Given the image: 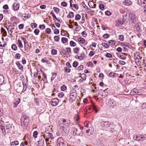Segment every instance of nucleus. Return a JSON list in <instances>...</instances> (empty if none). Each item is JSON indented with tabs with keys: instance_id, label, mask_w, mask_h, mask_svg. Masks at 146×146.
Segmentation results:
<instances>
[{
	"instance_id": "13",
	"label": "nucleus",
	"mask_w": 146,
	"mask_h": 146,
	"mask_svg": "<svg viewBox=\"0 0 146 146\" xmlns=\"http://www.w3.org/2000/svg\"><path fill=\"white\" fill-rule=\"evenodd\" d=\"M140 139H138L139 141H143L146 139V134L144 135H141L140 136H139Z\"/></svg>"
},
{
	"instance_id": "8",
	"label": "nucleus",
	"mask_w": 146,
	"mask_h": 146,
	"mask_svg": "<svg viewBox=\"0 0 146 146\" xmlns=\"http://www.w3.org/2000/svg\"><path fill=\"white\" fill-rule=\"evenodd\" d=\"M59 102L58 99L54 98L51 100V103L52 106H55L58 104Z\"/></svg>"
},
{
	"instance_id": "42",
	"label": "nucleus",
	"mask_w": 146,
	"mask_h": 146,
	"mask_svg": "<svg viewBox=\"0 0 146 146\" xmlns=\"http://www.w3.org/2000/svg\"><path fill=\"white\" fill-rule=\"evenodd\" d=\"M45 32L46 34H49L51 32V30L50 28H47Z\"/></svg>"
},
{
	"instance_id": "62",
	"label": "nucleus",
	"mask_w": 146,
	"mask_h": 146,
	"mask_svg": "<svg viewBox=\"0 0 146 146\" xmlns=\"http://www.w3.org/2000/svg\"><path fill=\"white\" fill-rule=\"evenodd\" d=\"M41 61L43 63L46 62L47 63L48 62V60H46V58H45L42 60Z\"/></svg>"
},
{
	"instance_id": "49",
	"label": "nucleus",
	"mask_w": 146,
	"mask_h": 146,
	"mask_svg": "<svg viewBox=\"0 0 146 146\" xmlns=\"http://www.w3.org/2000/svg\"><path fill=\"white\" fill-rule=\"evenodd\" d=\"M119 39L121 41H122L124 39L123 36V35H120L119 36Z\"/></svg>"
},
{
	"instance_id": "45",
	"label": "nucleus",
	"mask_w": 146,
	"mask_h": 146,
	"mask_svg": "<svg viewBox=\"0 0 146 146\" xmlns=\"http://www.w3.org/2000/svg\"><path fill=\"white\" fill-rule=\"evenodd\" d=\"M109 36L110 35L108 34H105L103 36V38L104 39L108 38Z\"/></svg>"
},
{
	"instance_id": "32",
	"label": "nucleus",
	"mask_w": 146,
	"mask_h": 146,
	"mask_svg": "<svg viewBox=\"0 0 146 146\" xmlns=\"http://www.w3.org/2000/svg\"><path fill=\"white\" fill-rule=\"evenodd\" d=\"M18 42L19 44V46L21 48H23V45L22 44V42L21 40H18Z\"/></svg>"
},
{
	"instance_id": "51",
	"label": "nucleus",
	"mask_w": 146,
	"mask_h": 146,
	"mask_svg": "<svg viewBox=\"0 0 146 146\" xmlns=\"http://www.w3.org/2000/svg\"><path fill=\"white\" fill-rule=\"evenodd\" d=\"M39 32L40 31L38 29H35L34 31V33H35L36 35H38Z\"/></svg>"
},
{
	"instance_id": "2",
	"label": "nucleus",
	"mask_w": 146,
	"mask_h": 146,
	"mask_svg": "<svg viewBox=\"0 0 146 146\" xmlns=\"http://www.w3.org/2000/svg\"><path fill=\"white\" fill-rule=\"evenodd\" d=\"M29 121L28 117L25 115L22 116L21 119V126L26 128L28 125Z\"/></svg>"
},
{
	"instance_id": "28",
	"label": "nucleus",
	"mask_w": 146,
	"mask_h": 146,
	"mask_svg": "<svg viewBox=\"0 0 146 146\" xmlns=\"http://www.w3.org/2000/svg\"><path fill=\"white\" fill-rule=\"evenodd\" d=\"M70 45L71 46L73 47L76 46V44L73 41H71L70 42Z\"/></svg>"
},
{
	"instance_id": "15",
	"label": "nucleus",
	"mask_w": 146,
	"mask_h": 146,
	"mask_svg": "<svg viewBox=\"0 0 146 146\" xmlns=\"http://www.w3.org/2000/svg\"><path fill=\"white\" fill-rule=\"evenodd\" d=\"M19 4L15 3L13 5V8L15 10H17L19 9Z\"/></svg>"
},
{
	"instance_id": "33",
	"label": "nucleus",
	"mask_w": 146,
	"mask_h": 146,
	"mask_svg": "<svg viewBox=\"0 0 146 146\" xmlns=\"http://www.w3.org/2000/svg\"><path fill=\"white\" fill-rule=\"evenodd\" d=\"M90 123L88 121H85L84 123V125H85V126L86 127H88L89 125H90Z\"/></svg>"
},
{
	"instance_id": "11",
	"label": "nucleus",
	"mask_w": 146,
	"mask_h": 146,
	"mask_svg": "<svg viewBox=\"0 0 146 146\" xmlns=\"http://www.w3.org/2000/svg\"><path fill=\"white\" fill-rule=\"evenodd\" d=\"M16 64L20 70H21V71H23V67L19 61L17 62Z\"/></svg>"
},
{
	"instance_id": "22",
	"label": "nucleus",
	"mask_w": 146,
	"mask_h": 146,
	"mask_svg": "<svg viewBox=\"0 0 146 146\" xmlns=\"http://www.w3.org/2000/svg\"><path fill=\"white\" fill-rule=\"evenodd\" d=\"M118 75V74L116 73H113L112 72H111L109 74V76L110 77L114 78L116 77V75Z\"/></svg>"
},
{
	"instance_id": "46",
	"label": "nucleus",
	"mask_w": 146,
	"mask_h": 146,
	"mask_svg": "<svg viewBox=\"0 0 146 146\" xmlns=\"http://www.w3.org/2000/svg\"><path fill=\"white\" fill-rule=\"evenodd\" d=\"M139 137V136H137V135H135L133 136V139L134 140H136L139 141L138 138Z\"/></svg>"
},
{
	"instance_id": "35",
	"label": "nucleus",
	"mask_w": 146,
	"mask_h": 146,
	"mask_svg": "<svg viewBox=\"0 0 146 146\" xmlns=\"http://www.w3.org/2000/svg\"><path fill=\"white\" fill-rule=\"evenodd\" d=\"M57 50L53 49L52 50L51 54L52 55H55L57 54Z\"/></svg>"
},
{
	"instance_id": "52",
	"label": "nucleus",
	"mask_w": 146,
	"mask_h": 146,
	"mask_svg": "<svg viewBox=\"0 0 146 146\" xmlns=\"http://www.w3.org/2000/svg\"><path fill=\"white\" fill-rule=\"evenodd\" d=\"M38 135V132L37 131H35L33 133V137L35 138H36L37 137Z\"/></svg>"
},
{
	"instance_id": "18",
	"label": "nucleus",
	"mask_w": 146,
	"mask_h": 146,
	"mask_svg": "<svg viewBox=\"0 0 146 146\" xmlns=\"http://www.w3.org/2000/svg\"><path fill=\"white\" fill-rule=\"evenodd\" d=\"M4 78L3 76L0 74V85L2 84L3 82Z\"/></svg>"
},
{
	"instance_id": "38",
	"label": "nucleus",
	"mask_w": 146,
	"mask_h": 146,
	"mask_svg": "<svg viewBox=\"0 0 146 146\" xmlns=\"http://www.w3.org/2000/svg\"><path fill=\"white\" fill-rule=\"evenodd\" d=\"M37 25L35 23H32L31 24V27L32 28H36L37 27Z\"/></svg>"
},
{
	"instance_id": "48",
	"label": "nucleus",
	"mask_w": 146,
	"mask_h": 146,
	"mask_svg": "<svg viewBox=\"0 0 146 146\" xmlns=\"http://www.w3.org/2000/svg\"><path fill=\"white\" fill-rule=\"evenodd\" d=\"M115 41L112 40H110L109 41V44H111V45H113L115 44Z\"/></svg>"
},
{
	"instance_id": "10",
	"label": "nucleus",
	"mask_w": 146,
	"mask_h": 146,
	"mask_svg": "<svg viewBox=\"0 0 146 146\" xmlns=\"http://www.w3.org/2000/svg\"><path fill=\"white\" fill-rule=\"evenodd\" d=\"M20 99L19 98H17L16 99L13 103V107L14 108L17 107L18 105L20 102Z\"/></svg>"
},
{
	"instance_id": "19",
	"label": "nucleus",
	"mask_w": 146,
	"mask_h": 146,
	"mask_svg": "<svg viewBox=\"0 0 146 146\" xmlns=\"http://www.w3.org/2000/svg\"><path fill=\"white\" fill-rule=\"evenodd\" d=\"M74 13L72 12H70L69 13V14L67 16V17L69 18H72L74 17Z\"/></svg>"
},
{
	"instance_id": "17",
	"label": "nucleus",
	"mask_w": 146,
	"mask_h": 146,
	"mask_svg": "<svg viewBox=\"0 0 146 146\" xmlns=\"http://www.w3.org/2000/svg\"><path fill=\"white\" fill-rule=\"evenodd\" d=\"M132 4V2L129 0H125L124 2V4L128 6Z\"/></svg>"
},
{
	"instance_id": "37",
	"label": "nucleus",
	"mask_w": 146,
	"mask_h": 146,
	"mask_svg": "<svg viewBox=\"0 0 146 146\" xmlns=\"http://www.w3.org/2000/svg\"><path fill=\"white\" fill-rule=\"evenodd\" d=\"M78 62L76 61H75L73 63V64H72L73 66L74 67L76 68L78 66Z\"/></svg>"
},
{
	"instance_id": "34",
	"label": "nucleus",
	"mask_w": 146,
	"mask_h": 146,
	"mask_svg": "<svg viewBox=\"0 0 146 146\" xmlns=\"http://www.w3.org/2000/svg\"><path fill=\"white\" fill-rule=\"evenodd\" d=\"M102 45L106 48H108L110 46L109 45H108L107 43L104 42L102 43Z\"/></svg>"
},
{
	"instance_id": "4",
	"label": "nucleus",
	"mask_w": 146,
	"mask_h": 146,
	"mask_svg": "<svg viewBox=\"0 0 146 146\" xmlns=\"http://www.w3.org/2000/svg\"><path fill=\"white\" fill-rule=\"evenodd\" d=\"M46 135H44V136L41 135L39 140L38 141V146H43L44 143V140Z\"/></svg>"
},
{
	"instance_id": "14",
	"label": "nucleus",
	"mask_w": 146,
	"mask_h": 146,
	"mask_svg": "<svg viewBox=\"0 0 146 146\" xmlns=\"http://www.w3.org/2000/svg\"><path fill=\"white\" fill-rule=\"evenodd\" d=\"M145 1L144 0H138L137 2L141 6L144 7L145 4Z\"/></svg>"
},
{
	"instance_id": "24",
	"label": "nucleus",
	"mask_w": 146,
	"mask_h": 146,
	"mask_svg": "<svg viewBox=\"0 0 146 146\" xmlns=\"http://www.w3.org/2000/svg\"><path fill=\"white\" fill-rule=\"evenodd\" d=\"M135 93L137 94H140L143 92L142 90H135L133 91Z\"/></svg>"
},
{
	"instance_id": "9",
	"label": "nucleus",
	"mask_w": 146,
	"mask_h": 146,
	"mask_svg": "<svg viewBox=\"0 0 146 146\" xmlns=\"http://www.w3.org/2000/svg\"><path fill=\"white\" fill-rule=\"evenodd\" d=\"M124 23L123 19H119L115 22V25L117 26H119L122 25Z\"/></svg>"
},
{
	"instance_id": "57",
	"label": "nucleus",
	"mask_w": 146,
	"mask_h": 146,
	"mask_svg": "<svg viewBox=\"0 0 146 146\" xmlns=\"http://www.w3.org/2000/svg\"><path fill=\"white\" fill-rule=\"evenodd\" d=\"M79 119V118L78 116L77 115H75L74 117V121H77Z\"/></svg>"
},
{
	"instance_id": "50",
	"label": "nucleus",
	"mask_w": 146,
	"mask_h": 146,
	"mask_svg": "<svg viewBox=\"0 0 146 146\" xmlns=\"http://www.w3.org/2000/svg\"><path fill=\"white\" fill-rule=\"evenodd\" d=\"M61 6L64 7H66L67 5V3L65 2H62L61 3Z\"/></svg>"
},
{
	"instance_id": "36",
	"label": "nucleus",
	"mask_w": 146,
	"mask_h": 146,
	"mask_svg": "<svg viewBox=\"0 0 146 146\" xmlns=\"http://www.w3.org/2000/svg\"><path fill=\"white\" fill-rule=\"evenodd\" d=\"M81 16L79 14H77L75 17V19L76 20H79L81 18Z\"/></svg>"
},
{
	"instance_id": "26",
	"label": "nucleus",
	"mask_w": 146,
	"mask_h": 146,
	"mask_svg": "<svg viewBox=\"0 0 146 146\" xmlns=\"http://www.w3.org/2000/svg\"><path fill=\"white\" fill-rule=\"evenodd\" d=\"M73 51L75 54H78L79 52V49L78 48H75L74 49Z\"/></svg>"
},
{
	"instance_id": "40",
	"label": "nucleus",
	"mask_w": 146,
	"mask_h": 146,
	"mask_svg": "<svg viewBox=\"0 0 146 146\" xmlns=\"http://www.w3.org/2000/svg\"><path fill=\"white\" fill-rule=\"evenodd\" d=\"M54 39L55 41L58 42L59 41L60 38L58 36H55L54 37Z\"/></svg>"
},
{
	"instance_id": "6",
	"label": "nucleus",
	"mask_w": 146,
	"mask_h": 146,
	"mask_svg": "<svg viewBox=\"0 0 146 146\" xmlns=\"http://www.w3.org/2000/svg\"><path fill=\"white\" fill-rule=\"evenodd\" d=\"M76 90H73L71 91L70 93V98L73 100H75L76 99Z\"/></svg>"
},
{
	"instance_id": "47",
	"label": "nucleus",
	"mask_w": 146,
	"mask_h": 146,
	"mask_svg": "<svg viewBox=\"0 0 146 146\" xmlns=\"http://www.w3.org/2000/svg\"><path fill=\"white\" fill-rule=\"evenodd\" d=\"M72 130L73 132V135H75L77 134L76 131V128L72 127Z\"/></svg>"
},
{
	"instance_id": "43",
	"label": "nucleus",
	"mask_w": 146,
	"mask_h": 146,
	"mask_svg": "<svg viewBox=\"0 0 146 146\" xmlns=\"http://www.w3.org/2000/svg\"><path fill=\"white\" fill-rule=\"evenodd\" d=\"M99 8L100 9L103 10L104 9V5L103 4H100L99 5Z\"/></svg>"
},
{
	"instance_id": "59",
	"label": "nucleus",
	"mask_w": 146,
	"mask_h": 146,
	"mask_svg": "<svg viewBox=\"0 0 146 146\" xmlns=\"http://www.w3.org/2000/svg\"><path fill=\"white\" fill-rule=\"evenodd\" d=\"M106 56L107 58H111L112 57V55L111 54L107 53L106 54Z\"/></svg>"
},
{
	"instance_id": "61",
	"label": "nucleus",
	"mask_w": 146,
	"mask_h": 146,
	"mask_svg": "<svg viewBox=\"0 0 146 146\" xmlns=\"http://www.w3.org/2000/svg\"><path fill=\"white\" fill-rule=\"evenodd\" d=\"M121 45L122 46H127L128 47H129V46L130 45V44L129 43H121Z\"/></svg>"
},
{
	"instance_id": "41",
	"label": "nucleus",
	"mask_w": 146,
	"mask_h": 146,
	"mask_svg": "<svg viewBox=\"0 0 146 146\" xmlns=\"http://www.w3.org/2000/svg\"><path fill=\"white\" fill-rule=\"evenodd\" d=\"M61 52L64 55L66 56L68 55L66 52V51L65 49H63L62 50Z\"/></svg>"
},
{
	"instance_id": "23",
	"label": "nucleus",
	"mask_w": 146,
	"mask_h": 146,
	"mask_svg": "<svg viewBox=\"0 0 146 146\" xmlns=\"http://www.w3.org/2000/svg\"><path fill=\"white\" fill-rule=\"evenodd\" d=\"M68 41L67 38L65 37H62L61 38L62 42L63 43H66Z\"/></svg>"
},
{
	"instance_id": "25",
	"label": "nucleus",
	"mask_w": 146,
	"mask_h": 146,
	"mask_svg": "<svg viewBox=\"0 0 146 146\" xmlns=\"http://www.w3.org/2000/svg\"><path fill=\"white\" fill-rule=\"evenodd\" d=\"M101 91H102L101 92H102V94H103L101 95V96H104V97H105L106 96L108 95V93L107 92H106L104 93L103 92H105V90H102Z\"/></svg>"
},
{
	"instance_id": "12",
	"label": "nucleus",
	"mask_w": 146,
	"mask_h": 146,
	"mask_svg": "<svg viewBox=\"0 0 146 146\" xmlns=\"http://www.w3.org/2000/svg\"><path fill=\"white\" fill-rule=\"evenodd\" d=\"M93 130L92 128H89L88 129L86 130V133H87V135H90L93 133Z\"/></svg>"
},
{
	"instance_id": "55",
	"label": "nucleus",
	"mask_w": 146,
	"mask_h": 146,
	"mask_svg": "<svg viewBox=\"0 0 146 146\" xmlns=\"http://www.w3.org/2000/svg\"><path fill=\"white\" fill-rule=\"evenodd\" d=\"M66 87L64 85H63L61 87L62 90L64 91L66 89Z\"/></svg>"
},
{
	"instance_id": "60",
	"label": "nucleus",
	"mask_w": 146,
	"mask_h": 146,
	"mask_svg": "<svg viewBox=\"0 0 146 146\" xmlns=\"http://www.w3.org/2000/svg\"><path fill=\"white\" fill-rule=\"evenodd\" d=\"M39 28L42 30H43L45 28V26L44 25H39Z\"/></svg>"
},
{
	"instance_id": "58",
	"label": "nucleus",
	"mask_w": 146,
	"mask_h": 146,
	"mask_svg": "<svg viewBox=\"0 0 146 146\" xmlns=\"http://www.w3.org/2000/svg\"><path fill=\"white\" fill-rule=\"evenodd\" d=\"M13 143L15 145H17L19 144V142L18 141H15L14 142H13L11 143V145H13Z\"/></svg>"
},
{
	"instance_id": "64",
	"label": "nucleus",
	"mask_w": 146,
	"mask_h": 146,
	"mask_svg": "<svg viewBox=\"0 0 146 146\" xmlns=\"http://www.w3.org/2000/svg\"><path fill=\"white\" fill-rule=\"evenodd\" d=\"M54 31V33L55 34H58L59 33V31L57 29H55Z\"/></svg>"
},
{
	"instance_id": "5",
	"label": "nucleus",
	"mask_w": 146,
	"mask_h": 146,
	"mask_svg": "<svg viewBox=\"0 0 146 146\" xmlns=\"http://www.w3.org/2000/svg\"><path fill=\"white\" fill-rule=\"evenodd\" d=\"M111 123L108 121H102L101 123V125L103 127L108 128L110 127Z\"/></svg>"
},
{
	"instance_id": "7",
	"label": "nucleus",
	"mask_w": 146,
	"mask_h": 146,
	"mask_svg": "<svg viewBox=\"0 0 146 146\" xmlns=\"http://www.w3.org/2000/svg\"><path fill=\"white\" fill-rule=\"evenodd\" d=\"M91 107H87L86 108H87V109L90 110H91L92 109L96 111V112L97 113L98 112V111L99 110V109H98L97 106H95L94 104L92 103V106H91Z\"/></svg>"
},
{
	"instance_id": "63",
	"label": "nucleus",
	"mask_w": 146,
	"mask_h": 146,
	"mask_svg": "<svg viewBox=\"0 0 146 146\" xmlns=\"http://www.w3.org/2000/svg\"><path fill=\"white\" fill-rule=\"evenodd\" d=\"M64 94L63 92H61L60 93H59L58 96L59 98H62L64 96Z\"/></svg>"
},
{
	"instance_id": "30",
	"label": "nucleus",
	"mask_w": 146,
	"mask_h": 146,
	"mask_svg": "<svg viewBox=\"0 0 146 146\" xmlns=\"http://www.w3.org/2000/svg\"><path fill=\"white\" fill-rule=\"evenodd\" d=\"M11 48L13 50L15 51L17 49V47L15 44H13L12 45Z\"/></svg>"
},
{
	"instance_id": "39",
	"label": "nucleus",
	"mask_w": 146,
	"mask_h": 146,
	"mask_svg": "<svg viewBox=\"0 0 146 146\" xmlns=\"http://www.w3.org/2000/svg\"><path fill=\"white\" fill-rule=\"evenodd\" d=\"M53 9L54 11L56 13H58L59 12V9L58 8L54 7L53 8Z\"/></svg>"
},
{
	"instance_id": "54",
	"label": "nucleus",
	"mask_w": 146,
	"mask_h": 146,
	"mask_svg": "<svg viewBox=\"0 0 146 146\" xmlns=\"http://www.w3.org/2000/svg\"><path fill=\"white\" fill-rule=\"evenodd\" d=\"M87 65L88 66V67H92L93 66V63L91 62H88L87 63Z\"/></svg>"
},
{
	"instance_id": "16",
	"label": "nucleus",
	"mask_w": 146,
	"mask_h": 146,
	"mask_svg": "<svg viewBox=\"0 0 146 146\" xmlns=\"http://www.w3.org/2000/svg\"><path fill=\"white\" fill-rule=\"evenodd\" d=\"M135 15L132 13L131 14V16L130 18V20H131V22L133 23L135 21Z\"/></svg>"
},
{
	"instance_id": "1",
	"label": "nucleus",
	"mask_w": 146,
	"mask_h": 146,
	"mask_svg": "<svg viewBox=\"0 0 146 146\" xmlns=\"http://www.w3.org/2000/svg\"><path fill=\"white\" fill-rule=\"evenodd\" d=\"M3 132L4 131L5 133H14L17 132L18 127L14 126L12 123L6 124L4 127L1 126L0 127Z\"/></svg>"
},
{
	"instance_id": "29",
	"label": "nucleus",
	"mask_w": 146,
	"mask_h": 146,
	"mask_svg": "<svg viewBox=\"0 0 146 146\" xmlns=\"http://www.w3.org/2000/svg\"><path fill=\"white\" fill-rule=\"evenodd\" d=\"M66 51L68 55H69L71 53V49L70 48L68 47L66 48Z\"/></svg>"
},
{
	"instance_id": "31",
	"label": "nucleus",
	"mask_w": 146,
	"mask_h": 146,
	"mask_svg": "<svg viewBox=\"0 0 146 146\" xmlns=\"http://www.w3.org/2000/svg\"><path fill=\"white\" fill-rule=\"evenodd\" d=\"M24 43L25 48V50H27L29 48V45L28 44V42H27Z\"/></svg>"
},
{
	"instance_id": "44",
	"label": "nucleus",
	"mask_w": 146,
	"mask_h": 146,
	"mask_svg": "<svg viewBox=\"0 0 146 146\" xmlns=\"http://www.w3.org/2000/svg\"><path fill=\"white\" fill-rule=\"evenodd\" d=\"M118 57L120 59L123 60H125L126 59V57L123 55H120L118 56Z\"/></svg>"
},
{
	"instance_id": "21",
	"label": "nucleus",
	"mask_w": 146,
	"mask_h": 146,
	"mask_svg": "<svg viewBox=\"0 0 146 146\" xmlns=\"http://www.w3.org/2000/svg\"><path fill=\"white\" fill-rule=\"evenodd\" d=\"M78 41L81 44H83L85 42V39L82 38H79L78 39Z\"/></svg>"
},
{
	"instance_id": "56",
	"label": "nucleus",
	"mask_w": 146,
	"mask_h": 146,
	"mask_svg": "<svg viewBox=\"0 0 146 146\" xmlns=\"http://www.w3.org/2000/svg\"><path fill=\"white\" fill-rule=\"evenodd\" d=\"M21 55L19 53L16 54L15 56V57L17 59H19L20 58Z\"/></svg>"
},
{
	"instance_id": "53",
	"label": "nucleus",
	"mask_w": 146,
	"mask_h": 146,
	"mask_svg": "<svg viewBox=\"0 0 146 146\" xmlns=\"http://www.w3.org/2000/svg\"><path fill=\"white\" fill-rule=\"evenodd\" d=\"M64 69L65 71L66 72H69L70 70L69 68L67 67H65L64 68Z\"/></svg>"
},
{
	"instance_id": "27",
	"label": "nucleus",
	"mask_w": 146,
	"mask_h": 146,
	"mask_svg": "<svg viewBox=\"0 0 146 146\" xmlns=\"http://www.w3.org/2000/svg\"><path fill=\"white\" fill-rule=\"evenodd\" d=\"M134 28L136 29V31L138 32H139L140 31V27L138 25L136 24Z\"/></svg>"
},
{
	"instance_id": "20",
	"label": "nucleus",
	"mask_w": 146,
	"mask_h": 146,
	"mask_svg": "<svg viewBox=\"0 0 146 146\" xmlns=\"http://www.w3.org/2000/svg\"><path fill=\"white\" fill-rule=\"evenodd\" d=\"M52 135L51 133H48L47 135H46V137H47V139L46 138L45 139V140L47 141H48V138H51L52 139Z\"/></svg>"
},
{
	"instance_id": "3",
	"label": "nucleus",
	"mask_w": 146,
	"mask_h": 146,
	"mask_svg": "<svg viewBox=\"0 0 146 146\" xmlns=\"http://www.w3.org/2000/svg\"><path fill=\"white\" fill-rule=\"evenodd\" d=\"M57 146H66L65 140L62 137H59L57 141Z\"/></svg>"
}]
</instances>
